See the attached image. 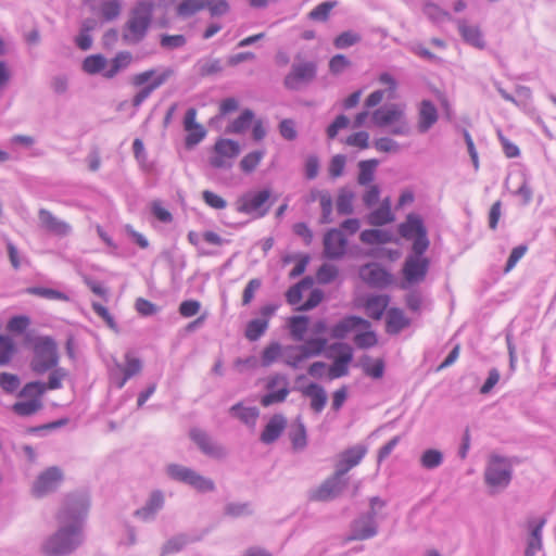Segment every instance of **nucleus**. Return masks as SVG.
Masks as SVG:
<instances>
[{
  "instance_id": "f257e3e1",
  "label": "nucleus",
  "mask_w": 556,
  "mask_h": 556,
  "mask_svg": "<svg viewBox=\"0 0 556 556\" xmlns=\"http://www.w3.org/2000/svg\"><path fill=\"white\" fill-rule=\"evenodd\" d=\"M90 508L86 492L67 494L56 514L58 530L45 539L41 552L46 556H67L85 540L84 529Z\"/></svg>"
},
{
  "instance_id": "f03ea898",
  "label": "nucleus",
  "mask_w": 556,
  "mask_h": 556,
  "mask_svg": "<svg viewBox=\"0 0 556 556\" xmlns=\"http://www.w3.org/2000/svg\"><path fill=\"white\" fill-rule=\"evenodd\" d=\"M399 233L405 240L412 241V253L403 264L404 282L402 288L420 283L429 270L430 261L425 256L430 245L428 231L422 218L417 214H408L406 220L399 225Z\"/></svg>"
},
{
  "instance_id": "7ed1b4c3",
  "label": "nucleus",
  "mask_w": 556,
  "mask_h": 556,
  "mask_svg": "<svg viewBox=\"0 0 556 556\" xmlns=\"http://www.w3.org/2000/svg\"><path fill=\"white\" fill-rule=\"evenodd\" d=\"M175 75L172 67H153L131 76L130 84L141 89L134 96L131 104L138 109L156 89Z\"/></svg>"
},
{
  "instance_id": "20e7f679",
  "label": "nucleus",
  "mask_w": 556,
  "mask_h": 556,
  "mask_svg": "<svg viewBox=\"0 0 556 556\" xmlns=\"http://www.w3.org/2000/svg\"><path fill=\"white\" fill-rule=\"evenodd\" d=\"M153 3L140 1L130 13L123 39L130 45L139 43L147 35L153 14Z\"/></svg>"
},
{
  "instance_id": "39448f33",
  "label": "nucleus",
  "mask_w": 556,
  "mask_h": 556,
  "mask_svg": "<svg viewBox=\"0 0 556 556\" xmlns=\"http://www.w3.org/2000/svg\"><path fill=\"white\" fill-rule=\"evenodd\" d=\"M484 483L491 489L492 493L505 490L513 478V464L509 458L491 455L484 469Z\"/></svg>"
},
{
  "instance_id": "423d86ee",
  "label": "nucleus",
  "mask_w": 556,
  "mask_h": 556,
  "mask_svg": "<svg viewBox=\"0 0 556 556\" xmlns=\"http://www.w3.org/2000/svg\"><path fill=\"white\" fill-rule=\"evenodd\" d=\"M371 119L377 127L391 126L390 132L394 136H408L410 134L405 111L400 104L392 103L375 110Z\"/></svg>"
},
{
  "instance_id": "0eeeda50",
  "label": "nucleus",
  "mask_w": 556,
  "mask_h": 556,
  "mask_svg": "<svg viewBox=\"0 0 556 556\" xmlns=\"http://www.w3.org/2000/svg\"><path fill=\"white\" fill-rule=\"evenodd\" d=\"M59 363L58 346L50 337H40L34 343V356L30 363L33 371L42 375Z\"/></svg>"
},
{
  "instance_id": "6e6552de",
  "label": "nucleus",
  "mask_w": 556,
  "mask_h": 556,
  "mask_svg": "<svg viewBox=\"0 0 556 556\" xmlns=\"http://www.w3.org/2000/svg\"><path fill=\"white\" fill-rule=\"evenodd\" d=\"M166 473L172 480L185 483L200 493L213 492L216 488L212 479L179 464L167 465Z\"/></svg>"
},
{
  "instance_id": "1a4fd4ad",
  "label": "nucleus",
  "mask_w": 556,
  "mask_h": 556,
  "mask_svg": "<svg viewBox=\"0 0 556 556\" xmlns=\"http://www.w3.org/2000/svg\"><path fill=\"white\" fill-rule=\"evenodd\" d=\"M317 74V65L315 62L306 61L293 63L290 72L283 79L287 89L298 91L311 84Z\"/></svg>"
},
{
  "instance_id": "9d476101",
  "label": "nucleus",
  "mask_w": 556,
  "mask_h": 556,
  "mask_svg": "<svg viewBox=\"0 0 556 556\" xmlns=\"http://www.w3.org/2000/svg\"><path fill=\"white\" fill-rule=\"evenodd\" d=\"M269 198L270 191L268 189L249 191L237 200L236 208L239 213L254 214L257 217H263L269 210V206L266 205Z\"/></svg>"
},
{
  "instance_id": "9b49d317",
  "label": "nucleus",
  "mask_w": 556,
  "mask_h": 556,
  "mask_svg": "<svg viewBox=\"0 0 556 556\" xmlns=\"http://www.w3.org/2000/svg\"><path fill=\"white\" fill-rule=\"evenodd\" d=\"M266 390L267 393L261 399L264 407L285 402L290 393L287 376L281 374L270 376L266 382Z\"/></svg>"
},
{
  "instance_id": "f8f14e48",
  "label": "nucleus",
  "mask_w": 556,
  "mask_h": 556,
  "mask_svg": "<svg viewBox=\"0 0 556 556\" xmlns=\"http://www.w3.org/2000/svg\"><path fill=\"white\" fill-rule=\"evenodd\" d=\"M215 155L210 159L214 168L228 169L232 165V159L239 155L240 146L231 139H219L214 146Z\"/></svg>"
},
{
  "instance_id": "ddd939ff",
  "label": "nucleus",
  "mask_w": 556,
  "mask_h": 556,
  "mask_svg": "<svg viewBox=\"0 0 556 556\" xmlns=\"http://www.w3.org/2000/svg\"><path fill=\"white\" fill-rule=\"evenodd\" d=\"M367 452L368 448L364 444H356L342 451L338 455V460L334 465V473L343 478L352 468L361 464Z\"/></svg>"
},
{
  "instance_id": "4468645a",
  "label": "nucleus",
  "mask_w": 556,
  "mask_h": 556,
  "mask_svg": "<svg viewBox=\"0 0 556 556\" xmlns=\"http://www.w3.org/2000/svg\"><path fill=\"white\" fill-rule=\"evenodd\" d=\"M38 226L42 231L60 238L68 237L73 231L71 224L43 207L38 211Z\"/></svg>"
},
{
  "instance_id": "2eb2a0df",
  "label": "nucleus",
  "mask_w": 556,
  "mask_h": 556,
  "mask_svg": "<svg viewBox=\"0 0 556 556\" xmlns=\"http://www.w3.org/2000/svg\"><path fill=\"white\" fill-rule=\"evenodd\" d=\"M189 435L204 455L214 459H224L227 456V450L215 442L204 430L193 428Z\"/></svg>"
},
{
  "instance_id": "dca6fc26",
  "label": "nucleus",
  "mask_w": 556,
  "mask_h": 556,
  "mask_svg": "<svg viewBox=\"0 0 556 556\" xmlns=\"http://www.w3.org/2000/svg\"><path fill=\"white\" fill-rule=\"evenodd\" d=\"M63 480V473L59 467H49L42 471L33 484V494L42 497L55 491Z\"/></svg>"
},
{
  "instance_id": "f3484780",
  "label": "nucleus",
  "mask_w": 556,
  "mask_h": 556,
  "mask_svg": "<svg viewBox=\"0 0 556 556\" xmlns=\"http://www.w3.org/2000/svg\"><path fill=\"white\" fill-rule=\"evenodd\" d=\"M376 511H368L356 518L351 526L348 541H363L375 536L378 532Z\"/></svg>"
},
{
  "instance_id": "a211bd4d",
  "label": "nucleus",
  "mask_w": 556,
  "mask_h": 556,
  "mask_svg": "<svg viewBox=\"0 0 556 556\" xmlns=\"http://www.w3.org/2000/svg\"><path fill=\"white\" fill-rule=\"evenodd\" d=\"M330 351L339 355L329 367V378L337 379L349 374V364L353 359V349L348 343L337 342L330 345Z\"/></svg>"
},
{
  "instance_id": "6ab92c4d",
  "label": "nucleus",
  "mask_w": 556,
  "mask_h": 556,
  "mask_svg": "<svg viewBox=\"0 0 556 556\" xmlns=\"http://www.w3.org/2000/svg\"><path fill=\"white\" fill-rule=\"evenodd\" d=\"M348 240L340 229L331 228L324 236V254L329 260L341 258L346 251Z\"/></svg>"
},
{
  "instance_id": "aec40b11",
  "label": "nucleus",
  "mask_w": 556,
  "mask_h": 556,
  "mask_svg": "<svg viewBox=\"0 0 556 556\" xmlns=\"http://www.w3.org/2000/svg\"><path fill=\"white\" fill-rule=\"evenodd\" d=\"M439 112L434 103L430 100H422L417 110V130L420 134L429 131L438 122Z\"/></svg>"
},
{
  "instance_id": "412c9836",
  "label": "nucleus",
  "mask_w": 556,
  "mask_h": 556,
  "mask_svg": "<svg viewBox=\"0 0 556 556\" xmlns=\"http://www.w3.org/2000/svg\"><path fill=\"white\" fill-rule=\"evenodd\" d=\"M142 369V363L139 358L134 357L130 353L125 355V366L117 365V370L123 372L119 376L117 372H112V381L118 389H122L128 379L138 375Z\"/></svg>"
},
{
  "instance_id": "4be33fe9",
  "label": "nucleus",
  "mask_w": 556,
  "mask_h": 556,
  "mask_svg": "<svg viewBox=\"0 0 556 556\" xmlns=\"http://www.w3.org/2000/svg\"><path fill=\"white\" fill-rule=\"evenodd\" d=\"M546 523L544 518L532 519L529 521V536L527 539V547L525 556H535L543 547L542 531Z\"/></svg>"
},
{
  "instance_id": "5701e85b",
  "label": "nucleus",
  "mask_w": 556,
  "mask_h": 556,
  "mask_svg": "<svg viewBox=\"0 0 556 556\" xmlns=\"http://www.w3.org/2000/svg\"><path fill=\"white\" fill-rule=\"evenodd\" d=\"M342 477H338L334 472L332 477L325 480L318 489L313 491L311 498L314 501H329L334 498L341 492L342 485Z\"/></svg>"
},
{
  "instance_id": "b1692460",
  "label": "nucleus",
  "mask_w": 556,
  "mask_h": 556,
  "mask_svg": "<svg viewBox=\"0 0 556 556\" xmlns=\"http://www.w3.org/2000/svg\"><path fill=\"white\" fill-rule=\"evenodd\" d=\"M454 23H456L458 31L466 43L478 49L485 48V41L478 26L469 25L466 20L462 18L455 20Z\"/></svg>"
},
{
  "instance_id": "393cba45",
  "label": "nucleus",
  "mask_w": 556,
  "mask_h": 556,
  "mask_svg": "<svg viewBox=\"0 0 556 556\" xmlns=\"http://www.w3.org/2000/svg\"><path fill=\"white\" fill-rule=\"evenodd\" d=\"M370 323L359 316H348L336 324L331 329V337L334 339H344L349 332L356 328L367 329Z\"/></svg>"
},
{
  "instance_id": "a878e982",
  "label": "nucleus",
  "mask_w": 556,
  "mask_h": 556,
  "mask_svg": "<svg viewBox=\"0 0 556 556\" xmlns=\"http://www.w3.org/2000/svg\"><path fill=\"white\" fill-rule=\"evenodd\" d=\"M364 281L372 287H386L391 282V275L378 265H366L359 271Z\"/></svg>"
},
{
  "instance_id": "bb28decb",
  "label": "nucleus",
  "mask_w": 556,
  "mask_h": 556,
  "mask_svg": "<svg viewBox=\"0 0 556 556\" xmlns=\"http://www.w3.org/2000/svg\"><path fill=\"white\" fill-rule=\"evenodd\" d=\"M287 426V419L281 414L274 415L266 424L261 433V441L265 444H271L278 440Z\"/></svg>"
},
{
  "instance_id": "cd10ccee",
  "label": "nucleus",
  "mask_w": 556,
  "mask_h": 556,
  "mask_svg": "<svg viewBox=\"0 0 556 556\" xmlns=\"http://www.w3.org/2000/svg\"><path fill=\"white\" fill-rule=\"evenodd\" d=\"M164 505V496L161 491H154L151 493L146 505L135 511V515L143 521L153 520L156 513Z\"/></svg>"
},
{
  "instance_id": "c85d7f7f",
  "label": "nucleus",
  "mask_w": 556,
  "mask_h": 556,
  "mask_svg": "<svg viewBox=\"0 0 556 556\" xmlns=\"http://www.w3.org/2000/svg\"><path fill=\"white\" fill-rule=\"evenodd\" d=\"M301 391L305 397L311 399V408L317 414L321 413L327 404V393L325 389L315 382H311Z\"/></svg>"
},
{
  "instance_id": "c756f323",
  "label": "nucleus",
  "mask_w": 556,
  "mask_h": 556,
  "mask_svg": "<svg viewBox=\"0 0 556 556\" xmlns=\"http://www.w3.org/2000/svg\"><path fill=\"white\" fill-rule=\"evenodd\" d=\"M389 302L390 299L388 295L380 294L368 296L364 304L367 316L372 319L379 320L383 316L389 305Z\"/></svg>"
},
{
  "instance_id": "7c9ffc66",
  "label": "nucleus",
  "mask_w": 556,
  "mask_h": 556,
  "mask_svg": "<svg viewBox=\"0 0 556 556\" xmlns=\"http://www.w3.org/2000/svg\"><path fill=\"white\" fill-rule=\"evenodd\" d=\"M131 60L132 56L130 52H118L110 62H108L103 76L108 79L114 78L119 72L129 66Z\"/></svg>"
},
{
  "instance_id": "2f4dec72",
  "label": "nucleus",
  "mask_w": 556,
  "mask_h": 556,
  "mask_svg": "<svg viewBox=\"0 0 556 556\" xmlns=\"http://www.w3.org/2000/svg\"><path fill=\"white\" fill-rule=\"evenodd\" d=\"M409 326V319L404 315L403 311L392 307L387 313V332L397 334L404 328Z\"/></svg>"
},
{
  "instance_id": "473e14b6",
  "label": "nucleus",
  "mask_w": 556,
  "mask_h": 556,
  "mask_svg": "<svg viewBox=\"0 0 556 556\" xmlns=\"http://www.w3.org/2000/svg\"><path fill=\"white\" fill-rule=\"evenodd\" d=\"M289 438L292 443V448L296 452L305 450L307 446L306 428L301 418H296L289 431Z\"/></svg>"
},
{
  "instance_id": "72a5a7b5",
  "label": "nucleus",
  "mask_w": 556,
  "mask_h": 556,
  "mask_svg": "<svg viewBox=\"0 0 556 556\" xmlns=\"http://www.w3.org/2000/svg\"><path fill=\"white\" fill-rule=\"evenodd\" d=\"M394 220V216L391 212L390 200L386 199L382 204L372 211L368 217L367 222L371 226H383Z\"/></svg>"
},
{
  "instance_id": "f704fd0d",
  "label": "nucleus",
  "mask_w": 556,
  "mask_h": 556,
  "mask_svg": "<svg viewBox=\"0 0 556 556\" xmlns=\"http://www.w3.org/2000/svg\"><path fill=\"white\" fill-rule=\"evenodd\" d=\"M327 346V339L325 338H312L306 340L303 344L296 345L306 359L320 355Z\"/></svg>"
},
{
  "instance_id": "c9c22d12",
  "label": "nucleus",
  "mask_w": 556,
  "mask_h": 556,
  "mask_svg": "<svg viewBox=\"0 0 556 556\" xmlns=\"http://www.w3.org/2000/svg\"><path fill=\"white\" fill-rule=\"evenodd\" d=\"M184 128L185 130H193L198 129L199 134H197V137H194V140H192L191 136L189 138L190 143H200L206 136L205 128L197 122V110L194 108H190L187 110L185 117H184Z\"/></svg>"
},
{
  "instance_id": "e433bc0d",
  "label": "nucleus",
  "mask_w": 556,
  "mask_h": 556,
  "mask_svg": "<svg viewBox=\"0 0 556 556\" xmlns=\"http://www.w3.org/2000/svg\"><path fill=\"white\" fill-rule=\"evenodd\" d=\"M355 194L354 192L349 188H341L339 190L337 201H336V207L337 212L340 215H350L354 212L353 207V201H354Z\"/></svg>"
},
{
  "instance_id": "4c0bfd02",
  "label": "nucleus",
  "mask_w": 556,
  "mask_h": 556,
  "mask_svg": "<svg viewBox=\"0 0 556 556\" xmlns=\"http://www.w3.org/2000/svg\"><path fill=\"white\" fill-rule=\"evenodd\" d=\"M230 413L249 426H254L260 415V410L256 407H244L241 403L232 405Z\"/></svg>"
},
{
  "instance_id": "58836bf2",
  "label": "nucleus",
  "mask_w": 556,
  "mask_h": 556,
  "mask_svg": "<svg viewBox=\"0 0 556 556\" xmlns=\"http://www.w3.org/2000/svg\"><path fill=\"white\" fill-rule=\"evenodd\" d=\"M254 113L245 109L241 114L227 126L226 132L228 134H243L252 124Z\"/></svg>"
},
{
  "instance_id": "ea45409f",
  "label": "nucleus",
  "mask_w": 556,
  "mask_h": 556,
  "mask_svg": "<svg viewBox=\"0 0 556 556\" xmlns=\"http://www.w3.org/2000/svg\"><path fill=\"white\" fill-rule=\"evenodd\" d=\"M359 239L366 244H383L391 241V235L386 230L366 229L361 232Z\"/></svg>"
},
{
  "instance_id": "a19ab883",
  "label": "nucleus",
  "mask_w": 556,
  "mask_h": 556,
  "mask_svg": "<svg viewBox=\"0 0 556 556\" xmlns=\"http://www.w3.org/2000/svg\"><path fill=\"white\" fill-rule=\"evenodd\" d=\"M42 407L40 399H28L16 402L12 409L18 416H30Z\"/></svg>"
},
{
  "instance_id": "79ce46f5",
  "label": "nucleus",
  "mask_w": 556,
  "mask_h": 556,
  "mask_svg": "<svg viewBox=\"0 0 556 556\" xmlns=\"http://www.w3.org/2000/svg\"><path fill=\"white\" fill-rule=\"evenodd\" d=\"M378 166V161L375 159L361 161L358 163L359 174L357 182L362 186H366L374 180L375 169Z\"/></svg>"
},
{
  "instance_id": "37998d69",
  "label": "nucleus",
  "mask_w": 556,
  "mask_h": 556,
  "mask_svg": "<svg viewBox=\"0 0 556 556\" xmlns=\"http://www.w3.org/2000/svg\"><path fill=\"white\" fill-rule=\"evenodd\" d=\"M108 60L101 54H92L87 56L83 62V70L90 75L104 72Z\"/></svg>"
},
{
  "instance_id": "c03bdc74",
  "label": "nucleus",
  "mask_w": 556,
  "mask_h": 556,
  "mask_svg": "<svg viewBox=\"0 0 556 556\" xmlns=\"http://www.w3.org/2000/svg\"><path fill=\"white\" fill-rule=\"evenodd\" d=\"M443 463V453L435 448L426 450L420 456L422 468L432 470L440 467Z\"/></svg>"
},
{
  "instance_id": "a18cd8bd",
  "label": "nucleus",
  "mask_w": 556,
  "mask_h": 556,
  "mask_svg": "<svg viewBox=\"0 0 556 556\" xmlns=\"http://www.w3.org/2000/svg\"><path fill=\"white\" fill-rule=\"evenodd\" d=\"M253 509L249 502L237 503L230 502L227 503L224 507V514L231 518H239L243 516L252 515Z\"/></svg>"
},
{
  "instance_id": "49530a36",
  "label": "nucleus",
  "mask_w": 556,
  "mask_h": 556,
  "mask_svg": "<svg viewBox=\"0 0 556 556\" xmlns=\"http://www.w3.org/2000/svg\"><path fill=\"white\" fill-rule=\"evenodd\" d=\"M189 542V539L186 534H178L165 542L162 547L161 555L167 556L169 554L178 553L181 551Z\"/></svg>"
},
{
  "instance_id": "de8ad7c7",
  "label": "nucleus",
  "mask_w": 556,
  "mask_h": 556,
  "mask_svg": "<svg viewBox=\"0 0 556 556\" xmlns=\"http://www.w3.org/2000/svg\"><path fill=\"white\" fill-rule=\"evenodd\" d=\"M424 13L429 20L435 23L455 21L447 11H444L438 4L431 2L425 4Z\"/></svg>"
},
{
  "instance_id": "09e8293b",
  "label": "nucleus",
  "mask_w": 556,
  "mask_h": 556,
  "mask_svg": "<svg viewBox=\"0 0 556 556\" xmlns=\"http://www.w3.org/2000/svg\"><path fill=\"white\" fill-rule=\"evenodd\" d=\"M16 352V346L9 336H0V366L9 364Z\"/></svg>"
},
{
  "instance_id": "8fccbe9b",
  "label": "nucleus",
  "mask_w": 556,
  "mask_h": 556,
  "mask_svg": "<svg viewBox=\"0 0 556 556\" xmlns=\"http://www.w3.org/2000/svg\"><path fill=\"white\" fill-rule=\"evenodd\" d=\"M308 318L306 316H293L290 318L289 328L292 338L302 341L307 330Z\"/></svg>"
},
{
  "instance_id": "3c124183",
  "label": "nucleus",
  "mask_w": 556,
  "mask_h": 556,
  "mask_svg": "<svg viewBox=\"0 0 556 556\" xmlns=\"http://www.w3.org/2000/svg\"><path fill=\"white\" fill-rule=\"evenodd\" d=\"M312 285V279L309 277H305L300 282L295 283L286 293L287 302L291 305L299 304L302 300V291L305 288H308Z\"/></svg>"
},
{
  "instance_id": "603ef678",
  "label": "nucleus",
  "mask_w": 556,
  "mask_h": 556,
  "mask_svg": "<svg viewBox=\"0 0 556 556\" xmlns=\"http://www.w3.org/2000/svg\"><path fill=\"white\" fill-rule=\"evenodd\" d=\"M267 327V319H252L247 325L245 337L250 341H256L266 331Z\"/></svg>"
},
{
  "instance_id": "864d4df0",
  "label": "nucleus",
  "mask_w": 556,
  "mask_h": 556,
  "mask_svg": "<svg viewBox=\"0 0 556 556\" xmlns=\"http://www.w3.org/2000/svg\"><path fill=\"white\" fill-rule=\"evenodd\" d=\"M264 155H265L264 150H257V151L248 153L240 161V168L242 169V172H244L247 174L252 173L258 166V164L263 160Z\"/></svg>"
},
{
  "instance_id": "5fc2aeb1",
  "label": "nucleus",
  "mask_w": 556,
  "mask_h": 556,
  "mask_svg": "<svg viewBox=\"0 0 556 556\" xmlns=\"http://www.w3.org/2000/svg\"><path fill=\"white\" fill-rule=\"evenodd\" d=\"M203 9V0H182L178 4L176 12L180 17H189Z\"/></svg>"
},
{
  "instance_id": "6e6d98bb",
  "label": "nucleus",
  "mask_w": 556,
  "mask_h": 556,
  "mask_svg": "<svg viewBox=\"0 0 556 556\" xmlns=\"http://www.w3.org/2000/svg\"><path fill=\"white\" fill-rule=\"evenodd\" d=\"M336 4V1L321 2L308 13V18L316 22H326Z\"/></svg>"
},
{
  "instance_id": "4d7b16f0",
  "label": "nucleus",
  "mask_w": 556,
  "mask_h": 556,
  "mask_svg": "<svg viewBox=\"0 0 556 556\" xmlns=\"http://www.w3.org/2000/svg\"><path fill=\"white\" fill-rule=\"evenodd\" d=\"M283 348L278 343L274 342L266 346L262 353V365L264 367L270 366L280 356H282Z\"/></svg>"
},
{
  "instance_id": "13d9d810",
  "label": "nucleus",
  "mask_w": 556,
  "mask_h": 556,
  "mask_svg": "<svg viewBox=\"0 0 556 556\" xmlns=\"http://www.w3.org/2000/svg\"><path fill=\"white\" fill-rule=\"evenodd\" d=\"M362 37L352 30H346L337 36L333 40V45L337 49H346L358 43Z\"/></svg>"
},
{
  "instance_id": "bf43d9fd",
  "label": "nucleus",
  "mask_w": 556,
  "mask_h": 556,
  "mask_svg": "<svg viewBox=\"0 0 556 556\" xmlns=\"http://www.w3.org/2000/svg\"><path fill=\"white\" fill-rule=\"evenodd\" d=\"M296 349V345H288L283 348V362L292 367V368H299L301 363L304 362L306 358L303 357L302 353Z\"/></svg>"
},
{
  "instance_id": "052dcab7",
  "label": "nucleus",
  "mask_w": 556,
  "mask_h": 556,
  "mask_svg": "<svg viewBox=\"0 0 556 556\" xmlns=\"http://www.w3.org/2000/svg\"><path fill=\"white\" fill-rule=\"evenodd\" d=\"M319 203H320V208H321V215L319 218V223L321 225L331 224L333 222V217H332L333 202H332V198H331L330 193L327 192L326 194H323Z\"/></svg>"
},
{
  "instance_id": "680f3d73",
  "label": "nucleus",
  "mask_w": 556,
  "mask_h": 556,
  "mask_svg": "<svg viewBox=\"0 0 556 556\" xmlns=\"http://www.w3.org/2000/svg\"><path fill=\"white\" fill-rule=\"evenodd\" d=\"M339 270L337 266L325 263L317 270L316 277L319 283L328 285L338 277Z\"/></svg>"
},
{
  "instance_id": "e2e57ef3",
  "label": "nucleus",
  "mask_w": 556,
  "mask_h": 556,
  "mask_svg": "<svg viewBox=\"0 0 556 556\" xmlns=\"http://www.w3.org/2000/svg\"><path fill=\"white\" fill-rule=\"evenodd\" d=\"M198 73L201 76H208L216 73H219L223 67L220 61L217 59L214 60H200L197 63Z\"/></svg>"
},
{
  "instance_id": "0e129e2a",
  "label": "nucleus",
  "mask_w": 556,
  "mask_h": 556,
  "mask_svg": "<svg viewBox=\"0 0 556 556\" xmlns=\"http://www.w3.org/2000/svg\"><path fill=\"white\" fill-rule=\"evenodd\" d=\"M46 391H47L46 383H43L41 381H33V382H28L24 386V388L22 389V391L20 393V396H24V397L29 396L30 399H40V396Z\"/></svg>"
},
{
  "instance_id": "69168bd1",
  "label": "nucleus",
  "mask_w": 556,
  "mask_h": 556,
  "mask_svg": "<svg viewBox=\"0 0 556 556\" xmlns=\"http://www.w3.org/2000/svg\"><path fill=\"white\" fill-rule=\"evenodd\" d=\"M203 4L212 16L225 15L230 9L227 0H203Z\"/></svg>"
},
{
  "instance_id": "338daca9",
  "label": "nucleus",
  "mask_w": 556,
  "mask_h": 556,
  "mask_svg": "<svg viewBox=\"0 0 556 556\" xmlns=\"http://www.w3.org/2000/svg\"><path fill=\"white\" fill-rule=\"evenodd\" d=\"M351 66V61L344 54H336L329 61V71L333 75L342 74Z\"/></svg>"
},
{
  "instance_id": "774afa93",
  "label": "nucleus",
  "mask_w": 556,
  "mask_h": 556,
  "mask_svg": "<svg viewBox=\"0 0 556 556\" xmlns=\"http://www.w3.org/2000/svg\"><path fill=\"white\" fill-rule=\"evenodd\" d=\"M101 13L104 20L113 21L121 13V3L117 0H109L102 3Z\"/></svg>"
}]
</instances>
